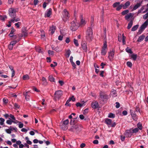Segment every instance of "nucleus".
<instances>
[{"label":"nucleus","instance_id":"obj_1","mask_svg":"<svg viewBox=\"0 0 148 148\" xmlns=\"http://www.w3.org/2000/svg\"><path fill=\"white\" fill-rule=\"evenodd\" d=\"M86 39L89 42L91 41L93 39V32L92 28L91 27H88L86 32Z\"/></svg>","mask_w":148,"mask_h":148},{"label":"nucleus","instance_id":"obj_2","mask_svg":"<svg viewBox=\"0 0 148 148\" xmlns=\"http://www.w3.org/2000/svg\"><path fill=\"white\" fill-rule=\"evenodd\" d=\"M81 126L79 125L76 124L75 125H72L70 129H68L69 131L75 133H78L81 130Z\"/></svg>","mask_w":148,"mask_h":148},{"label":"nucleus","instance_id":"obj_3","mask_svg":"<svg viewBox=\"0 0 148 148\" xmlns=\"http://www.w3.org/2000/svg\"><path fill=\"white\" fill-rule=\"evenodd\" d=\"M62 14V18L63 21L65 22L67 21L70 17V15L68 11L66 9H64Z\"/></svg>","mask_w":148,"mask_h":148},{"label":"nucleus","instance_id":"obj_4","mask_svg":"<svg viewBox=\"0 0 148 148\" xmlns=\"http://www.w3.org/2000/svg\"><path fill=\"white\" fill-rule=\"evenodd\" d=\"M79 26V24L76 21H73L71 23V29L73 31H75L78 28Z\"/></svg>","mask_w":148,"mask_h":148},{"label":"nucleus","instance_id":"obj_5","mask_svg":"<svg viewBox=\"0 0 148 148\" xmlns=\"http://www.w3.org/2000/svg\"><path fill=\"white\" fill-rule=\"evenodd\" d=\"M99 96L103 101H106L109 98L108 95L103 91H101L100 92Z\"/></svg>","mask_w":148,"mask_h":148},{"label":"nucleus","instance_id":"obj_6","mask_svg":"<svg viewBox=\"0 0 148 148\" xmlns=\"http://www.w3.org/2000/svg\"><path fill=\"white\" fill-rule=\"evenodd\" d=\"M63 95V92L62 90H58L56 91L54 93V99L55 100L59 99L61 98Z\"/></svg>","mask_w":148,"mask_h":148},{"label":"nucleus","instance_id":"obj_7","mask_svg":"<svg viewBox=\"0 0 148 148\" xmlns=\"http://www.w3.org/2000/svg\"><path fill=\"white\" fill-rule=\"evenodd\" d=\"M148 25V19H147L146 21L139 28L138 33L140 34L147 27Z\"/></svg>","mask_w":148,"mask_h":148},{"label":"nucleus","instance_id":"obj_8","mask_svg":"<svg viewBox=\"0 0 148 148\" xmlns=\"http://www.w3.org/2000/svg\"><path fill=\"white\" fill-rule=\"evenodd\" d=\"M107 51V42L105 41L103 43V47H102L101 52V55L102 56H105L106 55Z\"/></svg>","mask_w":148,"mask_h":148},{"label":"nucleus","instance_id":"obj_9","mask_svg":"<svg viewBox=\"0 0 148 148\" xmlns=\"http://www.w3.org/2000/svg\"><path fill=\"white\" fill-rule=\"evenodd\" d=\"M9 14L11 18L15 17L16 16V10L14 8H11L9 10Z\"/></svg>","mask_w":148,"mask_h":148},{"label":"nucleus","instance_id":"obj_10","mask_svg":"<svg viewBox=\"0 0 148 148\" xmlns=\"http://www.w3.org/2000/svg\"><path fill=\"white\" fill-rule=\"evenodd\" d=\"M22 33L21 34H18V36L21 37L23 36L25 37L27 36L28 32L26 27H22Z\"/></svg>","mask_w":148,"mask_h":148},{"label":"nucleus","instance_id":"obj_11","mask_svg":"<svg viewBox=\"0 0 148 148\" xmlns=\"http://www.w3.org/2000/svg\"><path fill=\"white\" fill-rule=\"evenodd\" d=\"M52 13V9L51 8L48 9L45 13V17H49Z\"/></svg>","mask_w":148,"mask_h":148},{"label":"nucleus","instance_id":"obj_12","mask_svg":"<svg viewBox=\"0 0 148 148\" xmlns=\"http://www.w3.org/2000/svg\"><path fill=\"white\" fill-rule=\"evenodd\" d=\"M115 52L114 49H113L112 51H111L108 53V58L111 61L114 58Z\"/></svg>","mask_w":148,"mask_h":148},{"label":"nucleus","instance_id":"obj_13","mask_svg":"<svg viewBox=\"0 0 148 148\" xmlns=\"http://www.w3.org/2000/svg\"><path fill=\"white\" fill-rule=\"evenodd\" d=\"M81 46L85 52L87 51V47L86 45V43L85 41H82L81 42Z\"/></svg>","mask_w":148,"mask_h":148},{"label":"nucleus","instance_id":"obj_14","mask_svg":"<svg viewBox=\"0 0 148 148\" xmlns=\"http://www.w3.org/2000/svg\"><path fill=\"white\" fill-rule=\"evenodd\" d=\"M130 113L134 121H136L138 119L136 113H133L132 110H130Z\"/></svg>","mask_w":148,"mask_h":148},{"label":"nucleus","instance_id":"obj_15","mask_svg":"<svg viewBox=\"0 0 148 148\" xmlns=\"http://www.w3.org/2000/svg\"><path fill=\"white\" fill-rule=\"evenodd\" d=\"M91 106L92 107L93 109L97 108L99 106L98 102L95 101L94 102H92L91 103Z\"/></svg>","mask_w":148,"mask_h":148},{"label":"nucleus","instance_id":"obj_16","mask_svg":"<svg viewBox=\"0 0 148 148\" xmlns=\"http://www.w3.org/2000/svg\"><path fill=\"white\" fill-rule=\"evenodd\" d=\"M69 123V120L68 119H67L66 120L64 121L62 124L63 126L64 127L63 128V130H66L67 129L68 127L66 125H67Z\"/></svg>","mask_w":148,"mask_h":148},{"label":"nucleus","instance_id":"obj_17","mask_svg":"<svg viewBox=\"0 0 148 148\" xmlns=\"http://www.w3.org/2000/svg\"><path fill=\"white\" fill-rule=\"evenodd\" d=\"M110 95L113 98L116 97L117 95L116 91L114 89H112L110 93Z\"/></svg>","mask_w":148,"mask_h":148},{"label":"nucleus","instance_id":"obj_18","mask_svg":"<svg viewBox=\"0 0 148 148\" xmlns=\"http://www.w3.org/2000/svg\"><path fill=\"white\" fill-rule=\"evenodd\" d=\"M138 128H136L133 129H131L129 131L127 130L126 131V133H129L130 132L132 133H135L138 132Z\"/></svg>","mask_w":148,"mask_h":148},{"label":"nucleus","instance_id":"obj_19","mask_svg":"<svg viewBox=\"0 0 148 148\" xmlns=\"http://www.w3.org/2000/svg\"><path fill=\"white\" fill-rule=\"evenodd\" d=\"M77 116H76V117H75V118L71 119V121L70 122V124L71 125H75V124L77 121L76 120V119H77Z\"/></svg>","mask_w":148,"mask_h":148},{"label":"nucleus","instance_id":"obj_20","mask_svg":"<svg viewBox=\"0 0 148 148\" xmlns=\"http://www.w3.org/2000/svg\"><path fill=\"white\" fill-rule=\"evenodd\" d=\"M130 4V2L128 1L125 2L124 4H123V9L127 8Z\"/></svg>","mask_w":148,"mask_h":148},{"label":"nucleus","instance_id":"obj_21","mask_svg":"<svg viewBox=\"0 0 148 148\" xmlns=\"http://www.w3.org/2000/svg\"><path fill=\"white\" fill-rule=\"evenodd\" d=\"M141 5V3H137V4L135 5L132 9V10L131 11H133L137 9H138L139 7Z\"/></svg>","mask_w":148,"mask_h":148},{"label":"nucleus","instance_id":"obj_22","mask_svg":"<svg viewBox=\"0 0 148 148\" xmlns=\"http://www.w3.org/2000/svg\"><path fill=\"white\" fill-rule=\"evenodd\" d=\"M56 29V27L54 25H52L51 27H50L49 29V31H51V34H53Z\"/></svg>","mask_w":148,"mask_h":148},{"label":"nucleus","instance_id":"obj_23","mask_svg":"<svg viewBox=\"0 0 148 148\" xmlns=\"http://www.w3.org/2000/svg\"><path fill=\"white\" fill-rule=\"evenodd\" d=\"M145 37V36L144 34H143L142 35L140 36L138 38L137 41L139 42H140L142 41Z\"/></svg>","mask_w":148,"mask_h":148},{"label":"nucleus","instance_id":"obj_24","mask_svg":"<svg viewBox=\"0 0 148 148\" xmlns=\"http://www.w3.org/2000/svg\"><path fill=\"white\" fill-rule=\"evenodd\" d=\"M133 15H132V13H130L127 14L125 16V19L126 20H128V19L130 17H133Z\"/></svg>","mask_w":148,"mask_h":148},{"label":"nucleus","instance_id":"obj_25","mask_svg":"<svg viewBox=\"0 0 148 148\" xmlns=\"http://www.w3.org/2000/svg\"><path fill=\"white\" fill-rule=\"evenodd\" d=\"M41 80L42 82V85L44 86H46L47 85V80L45 77H42L41 79Z\"/></svg>","mask_w":148,"mask_h":148},{"label":"nucleus","instance_id":"obj_26","mask_svg":"<svg viewBox=\"0 0 148 148\" xmlns=\"http://www.w3.org/2000/svg\"><path fill=\"white\" fill-rule=\"evenodd\" d=\"M133 24V20H131L128 24L127 29H130L132 27Z\"/></svg>","mask_w":148,"mask_h":148},{"label":"nucleus","instance_id":"obj_27","mask_svg":"<svg viewBox=\"0 0 148 148\" xmlns=\"http://www.w3.org/2000/svg\"><path fill=\"white\" fill-rule=\"evenodd\" d=\"M20 39L21 38H19L17 40L12 41L10 42V44L14 46V45L17 42L19 41Z\"/></svg>","mask_w":148,"mask_h":148},{"label":"nucleus","instance_id":"obj_28","mask_svg":"<svg viewBox=\"0 0 148 148\" xmlns=\"http://www.w3.org/2000/svg\"><path fill=\"white\" fill-rule=\"evenodd\" d=\"M12 130V127L11 126H10V128L9 129H6L5 130V132L9 134H11V131Z\"/></svg>","mask_w":148,"mask_h":148},{"label":"nucleus","instance_id":"obj_29","mask_svg":"<svg viewBox=\"0 0 148 148\" xmlns=\"http://www.w3.org/2000/svg\"><path fill=\"white\" fill-rule=\"evenodd\" d=\"M86 23V22L85 20L83 19H81L80 21V25L81 26H84Z\"/></svg>","mask_w":148,"mask_h":148},{"label":"nucleus","instance_id":"obj_30","mask_svg":"<svg viewBox=\"0 0 148 148\" xmlns=\"http://www.w3.org/2000/svg\"><path fill=\"white\" fill-rule=\"evenodd\" d=\"M29 93V92H26L25 93V92L23 93V95L25 97V99L27 101H28L29 100V95H28Z\"/></svg>","mask_w":148,"mask_h":148},{"label":"nucleus","instance_id":"obj_31","mask_svg":"<svg viewBox=\"0 0 148 148\" xmlns=\"http://www.w3.org/2000/svg\"><path fill=\"white\" fill-rule=\"evenodd\" d=\"M112 121L111 119H106L105 122L108 125H110L112 123Z\"/></svg>","mask_w":148,"mask_h":148},{"label":"nucleus","instance_id":"obj_32","mask_svg":"<svg viewBox=\"0 0 148 148\" xmlns=\"http://www.w3.org/2000/svg\"><path fill=\"white\" fill-rule=\"evenodd\" d=\"M84 101H82V102L81 103H80L79 102H78L76 104V105L77 107H82L84 105Z\"/></svg>","mask_w":148,"mask_h":148},{"label":"nucleus","instance_id":"obj_33","mask_svg":"<svg viewBox=\"0 0 148 148\" xmlns=\"http://www.w3.org/2000/svg\"><path fill=\"white\" fill-rule=\"evenodd\" d=\"M139 25H136L134 26L131 29L132 31H136L138 28Z\"/></svg>","mask_w":148,"mask_h":148},{"label":"nucleus","instance_id":"obj_34","mask_svg":"<svg viewBox=\"0 0 148 148\" xmlns=\"http://www.w3.org/2000/svg\"><path fill=\"white\" fill-rule=\"evenodd\" d=\"M137 57V54H132L131 56V58H132L133 60H136V58Z\"/></svg>","mask_w":148,"mask_h":148},{"label":"nucleus","instance_id":"obj_35","mask_svg":"<svg viewBox=\"0 0 148 148\" xmlns=\"http://www.w3.org/2000/svg\"><path fill=\"white\" fill-rule=\"evenodd\" d=\"M73 42L76 46L77 47L79 46V44L77 40H76L75 38L73 40Z\"/></svg>","mask_w":148,"mask_h":148},{"label":"nucleus","instance_id":"obj_36","mask_svg":"<svg viewBox=\"0 0 148 148\" xmlns=\"http://www.w3.org/2000/svg\"><path fill=\"white\" fill-rule=\"evenodd\" d=\"M125 51L126 52H127L128 53H132V50L129 48L128 47H127L125 49Z\"/></svg>","mask_w":148,"mask_h":148},{"label":"nucleus","instance_id":"obj_37","mask_svg":"<svg viewBox=\"0 0 148 148\" xmlns=\"http://www.w3.org/2000/svg\"><path fill=\"white\" fill-rule=\"evenodd\" d=\"M55 51L57 52H60L61 51V48L58 46H57L55 47Z\"/></svg>","mask_w":148,"mask_h":148},{"label":"nucleus","instance_id":"obj_38","mask_svg":"<svg viewBox=\"0 0 148 148\" xmlns=\"http://www.w3.org/2000/svg\"><path fill=\"white\" fill-rule=\"evenodd\" d=\"M29 79V75H24L23 77V79L24 80H26Z\"/></svg>","mask_w":148,"mask_h":148},{"label":"nucleus","instance_id":"obj_39","mask_svg":"<svg viewBox=\"0 0 148 148\" xmlns=\"http://www.w3.org/2000/svg\"><path fill=\"white\" fill-rule=\"evenodd\" d=\"M36 51L39 53H43V51L42 50V49L40 47L37 48L36 49Z\"/></svg>","mask_w":148,"mask_h":148},{"label":"nucleus","instance_id":"obj_40","mask_svg":"<svg viewBox=\"0 0 148 148\" xmlns=\"http://www.w3.org/2000/svg\"><path fill=\"white\" fill-rule=\"evenodd\" d=\"M120 4V3L119 2H116L113 3L112 5V6L113 8H115L116 7H117Z\"/></svg>","mask_w":148,"mask_h":148},{"label":"nucleus","instance_id":"obj_41","mask_svg":"<svg viewBox=\"0 0 148 148\" xmlns=\"http://www.w3.org/2000/svg\"><path fill=\"white\" fill-rule=\"evenodd\" d=\"M49 81L51 82H54V78L53 77V76L51 75H50L49 76Z\"/></svg>","mask_w":148,"mask_h":148},{"label":"nucleus","instance_id":"obj_42","mask_svg":"<svg viewBox=\"0 0 148 148\" xmlns=\"http://www.w3.org/2000/svg\"><path fill=\"white\" fill-rule=\"evenodd\" d=\"M129 12V10H126L123 11L121 12L122 15H124L127 14Z\"/></svg>","mask_w":148,"mask_h":148},{"label":"nucleus","instance_id":"obj_43","mask_svg":"<svg viewBox=\"0 0 148 148\" xmlns=\"http://www.w3.org/2000/svg\"><path fill=\"white\" fill-rule=\"evenodd\" d=\"M123 7V4L119 5L116 8V10L117 11H119Z\"/></svg>","mask_w":148,"mask_h":148},{"label":"nucleus","instance_id":"obj_44","mask_svg":"<svg viewBox=\"0 0 148 148\" xmlns=\"http://www.w3.org/2000/svg\"><path fill=\"white\" fill-rule=\"evenodd\" d=\"M137 126L138 128L140 130H141L142 129V125L140 123H138L137 124Z\"/></svg>","mask_w":148,"mask_h":148},{"label":"nucleus","instance_id":"obj_45","mask_svg":"<svg viewBox=\"0 0 148 148\" xmlns=\"http://www.w3.org/2000/svg\"><path fill=\"white\" fill-rule=\"evenodd\" d=\"M108 117L110 118H114L115 117V115L112 113H110L108 114Z\"/></svg>","mask_w":148,"mask_h":148},{"label":"nucleus","instance_id":"obj_46","mask_svg":"<svg viewBox=\"0 0 148 148\" xmlns=\"http://www.w3.org/2000/svg\"><path fill=\"white\" fill-rule=\"evenodd\" d=\"M71 53V51L70 49H68L66 51V55L67 57H69Z\"/></svg>","mask_w":148,"mask_h":148},{"label":"nucleus","instance_id":"obj_47","mask_svg":"<svg viewBox=\"0 0 148 148\" xmlns=\"http://www.w3.org/2000/svg\"><path fill=\"white\" fill-rule=\"evenodd\" d=\"M70 101V100L68 99L66 101V103L65 104V106H69V107L71 106V104L69 103V102Z\"/></svg>","mask_w":148,"mask_h":148},{"label":"nucleus","instance_id":"obj_48","mask_svg":"<svg viewBox=\"0 0 148 148\" xmlns=\"http://www.w3.org/2000/svg\"><path fill=\"white\" fill-rule=\"evenodd\" d=\"M21 23L20 22H18L17 23L15 24V25L16 26L17 28H19L20 27V25H21Z\"/></svg>","mask_w":148,"mask_h":148},{"label":"nucleus","instance_id":"obj_49","mask_svg":"<svg viewBox=\"0 0 148 148\" xmlns=\"http://www.w3.org/2000/svg\"><path fill=\"white\" fill-rule=\"evenodd\" d=\"M48 53L49 56L52 55H53L54 52L53 51L49 50L48 51Z\"/></svg>","mask_w":148,"mask_h":148},{"label":"nucleus","instance_id":"obj_50","mask_svg":"<svg viewBox=\"0 0 148 148\" xmlns=\"http://www.w3.org/2000/svg\"><path fill=\"white\" fill-rule=\"evenodd\" d=\"M70 60L72 65H75V63L73 62V57L71 56L70 58Z\"/></svg>","mask_w":148,"mask_h":148},{"label":"nucleus","instance_id":"obj_51","mask_svg":"<svg viewBox=\"0 0 148 148\" xmlns=\"http://www.w3.org/2000/svg\"><path fill=\"white\" fill-rule=\"evenodd\" d=\"M3 101L4 103L6 104L8 102V100L7 99L4 98L3 99Z\"/></svg>","mask_w":148,"mask_h":148},{"label":"nucleus","instance_id":"obj_52","mask_svg":"<svg viewBox=\"0 0 148 148\" xmlns=\"http://www.w3.org/2000/svg\"><path fill=\"white\" fill-rule=\"evenodd\" d=\"M14 106L15 109H17L19 108H20V106L16 103H15L14 104Z\"/></svg>","mask_w":148,"mask_h":148},{"label":"nucleus","instance_id":"obj_53","mask_svg":"<svg viewBox=\"0 0 148 148\" xmlns=\"http://www.w3.org/2000/svg\"><path fill=\"white\" fill-rule=\"evenodd\" d=\"M94 22V17L92 16L91 18V25L92 26L93 25Z\"/></svg>","mask_w":148,"mask_h":148},{"label":"nucleus","instance_id":"obj_54","mask_svg":"<svg viewBox=\"0 0 148 148\" xmlns=\"http://www.w3.org/2000/svg\"><path fill=\"white\" fill-rule=\"evenodd\" d=\"M13 122L12 120H7L6 121V123L7 124L9 125H11L12 124V123Z\"/></svg>","mask_w":148,"mask_h":148},{"label":"nucleus","instance_id":"obj_55","mask_svg":"<svg viewBox=\"0 0 148 148\" xmlns=\"http://www.w3.org/2000/svg\"><path fill=\"white\" fill-rule=\"evenodd\" d=\"M148 17V12H147L143 16V18L145 19H146Z\"/></svg>","mask_w":148,"mask_h":148},{"label":"nucleus","instance_id":"obj_56","mask_svg":"<svg viewBox=\"0 0 148 148\" xmlns=\"http://www.w3.org/2000/svg\"><path fill=\"white\" fill-rule=\"evenodd\" d=\"M69 99L70 100V101L71 100H72L73 101H74L75 100V99L73 96H72L71 97L69 98Z\"/></svg>","mask_w":148,"mask_h":148},{"label":"nucleus","instance_id":"obj_57","mask_svg":"<svg viewBox=\"0 0 148 148\" xmlns=\"http://www.w3.org/2000/svg\"><path fill=\"white\" fill-rule=\"evenodd\" d=\"M19 124L18 127L19 128H22L23 126V124L22 123H21V122H19Z\"/></svg>","mask_w":148,"mask_h":148},{"label":"nucleus","instance_id":"obj_58","mask_svg":"<svg viewBox=\"0 0 148 148\" xmlns=\"http://www.w3.org/2000/svg\"><path fill=\"white\" fill-rule=\"evenodd\" d=\"M115 104H116V107L117 108H119L120 106L119 103L118 102H116Z\"/></svg>","mask_w":148,"mask_h":148},{"label":"nucleus","instance_id":"obj_59","mask_svg":"<svg viewBox=\"0 0 148 148\" xmlns=\"http://www.w3.org/2000/svg\"><path fill=\"white\" fill-rule=\"evenodd\" d=\"M39 2L38 0H34V4L35 5H36Z\"/></svg>","mask_w":148,"mask_h":148},{"label":"nucleus","instance_id":"obj_60","mask_svg":"<svg viewBox=\"0 0 148 148\" xmlns=\"http://www.w3.org/2000/svg\"><path fill=\"white\" fill-rule=\"evenodd\" d=\"M121 139L122 141H124L125 140V136L121 135L120 136Z\"/></svg>","mask_w":148,"mask_h":148},{"label":"nucleus","instance_id":"obj_61","mask_svg":"<svg viewBox=\"0 0 148 148\" xmlns=\"http://www.w3.org/2000/svg\"><path fill=\"white\" fill-rule=\"evenodd\" d=\"M13 46L11 45L10 43V45H8V49L10 50H11L12 49Z\"/></svg>","mask_w":148,"mask_h":148},{"label":"nucleus","instance_id":"obj_62","mask_svg":"<svg viewBox=\"0 0 148 148\" xmlns=\"http://www.w3.org/2000/svg\"><path fill=\"white\" fill-rule=\"evenodd\" d=\"M70 40L69 37L67 38L65 40V42L67 43H69L70 42Z\"/></svg>","mask_w":148,"mask_h":148},{"label":"nucleus","instance_id":"obj_63","mask_svg":"<svg viewBox=\"0 0 148 148\" xmlns=\"http://www.w3.org/2000/svg\"><path fill=\"white\" fill-rule=\"evenodd\" d=\"M63 36L62 35H60L58 37V39L60 40H62L63 39Z\"/></svg>","mask_w":148,"mask_h":148},{"label":"nucleus","instance_id":"obj_64","mask_svg":"<svg viewBox=\"0 0 148 148\" xmlns=\"http://www.w3.org/2000/svg\"><path fill=\"white\" fill-rule=\"evenodd\" d=\"M58 82L61 86H62L64 84V82L62 81L59 80Z\"/></svg>","mask_w":148,"mask_h":148}]
</instances>
